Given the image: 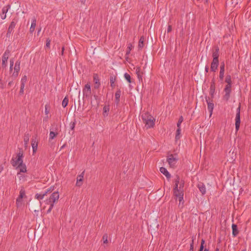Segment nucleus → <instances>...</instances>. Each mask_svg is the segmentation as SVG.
Segmentation results:
<instances>
[{"label": "nucleus", "instance_id": "nucleus-1", "mask_svg": "<svg viewBox=\"0 0 251 251\" xmlns=\"http://www.w3.org/2000/svg\"><path fill=\"white\" fill-rule=\"evenodd\" d=\"M142 119L144 124L147 128L153 127L154 126L155 119L149 113H145L142 115Z\"/></svg>", "mask_w": 251, "mask_h": 251}, {"label": "nucleus", "instance_id": "nucleus-2", "mask_svg": "<svg viewBox=\"0 0 251 251\" xmlns=\"http://www.w3.org/2000/svg\"><path fill=\"white\" fill-rule=\"evenodd\" d=\"M23 151L22 149H20L19 150V152L17 154V156L16 159L13 158L12 159L11 161V163L13 167H16L17 165L23 164Z\"/></svg>", "mask_w": 251, "mask_h": 251}, {"label": "nucleus", "instance_id": "nucleus-3", "mask_svg": "<svg viewBox=\"0 0 251 251\" xmlns=\"http://www.w3.org/2000/svg\"><path fill=\"white\" fill-rule=\"evenodd\" d=\"M176 154H170L168 155L167 158V161L168 162L170 167L174 168L176 167V164L178 160V158L176 157Z\"/></svg>", "mask_w": 251, "mask_h": 251}, {"label": "nucleus", "instance_id": "nucleus-4", "mask_svg": "<svg viewBox=\"0 0 251 251\" xmlns=\"http://www.w3.org/2000/svg\"><path fill=\"white\" fill-rule=\"evenodd\" d=\"M240 109H241V104L239 105L236 109V114L235 117V130L237 132L240 128L241 120H240Z\"/></svg>", "mask_w": 251, "mask_h": 251}, {"label": "nucleus", "instance_id": "nucleus-5", "mask_svg": "<svg viewBox=\"0 0 251 251\" xmlns=\"http://www.w3.org/2000/svg\"><path fill=\"white\" fill-rule=\"evenodd\" d=\"M40 223L38 224V226L37 229L34 232L35 237L37 235V238H41L43 235V231L44 227H45V223L44 221H40Z\"/></svg>", "mask_w": 251, "mask_h": 251}, {"label": "nucleus", "instance_id": "nucleus-6", "mask_svg": "<svg viewBox=\"0 0 251 251\" xmlns=\"http://www.w3.org/2000/svg\"><path fill=\"white\" fill-rule=\"evenodd\" d=\"M91 94V92H86L85 91H83V97H82V107L81 108V103H80V100H78V102H79V105H78V108H77V110L78 111H79L80 112H82L84 110V103H85V100H84V98H89L90 95Z\"/></svg>", "mask_w": 251, "mask_h": 251}, {"label": "nucleus", "instance_id": "nucleus-7", "mask_svg": "<svg viewBox=\"0 0 251 251\" xmlns=\"http://www.w3.org/2000/svg\"><path fill=\"white\" fill-rule=\"evenodd\" d=\"M38 135L35 134L32 136L31 139V146L33 150V153H34L36 152L38 148Z\"/></svg>", "mask_w": 251, "mask_h": 251}, {"label": "nucleus", "instance_id": "nucleus-8", "mask_svg": "<svg viewBox=\"0 0 251 251\" xmlns=\"http://www.w3.org/2000/svg\"><path fill=\"white\" fill-rule=\"evenodd\" d=\"M21 61L19 59L16 61L14 67V71L12 75V78L15 79L18 75L20 70Z\"/></svg>", "mask_w": 251, "mask_h": 251}, {"label": "nucleus", "instance_id": "nucleus-9", "mask_svg": "<svg viewBox=\"0 0 251 251\" xmlns=\"http://www.w3.org/2000/svg\"><path fill=\"white\" fill-rule=\"evenodd\" d=\"M17 20L13 19L11 22L6 33V37L9 38L11 35V33L13 32L14 28L15 27Z\"/></svg>", "mask_w": 251, "mask_h": 251}, {"label": "nucleus", "instance_id": "nucleus-10", "mask_svg": "<svg viewBox=\"0 0 251 251\" xmlns=\"http://www.w3.org/2000/svg\"><path fill=\"white\" fill-rule=\"evenodd\" d=\"M10 53V51L6 50L2 55L1 66L2 67L5 68L7 66V61L9 57V55Z\"/></svg>", "mask_w": 251, "mask_h": 251}, {"label": "nucleus", "instance_id": "nucleus-11", "mask_svg": "<svg viewBox=\"0 0 251 251\" xmlns=\"http://www.w3.org/2000/svg\"><path fill=\"white\" fill-rule=\"evenodd\" d=\"M205 100L207 103V108L210 113V115L211 116L212 114L213 110L214 109V103L213 102L212 100L211 101L210 100V98L209 97L206 96Z\"/></svg>", "mask_w": 251, "mask_h": 251}, {"label": "nucleus", "instance_id": "nucleus-12", "mask_svg": "<svg viewBox=\"0 0 251 251\" xmlns=\"http://www.w3.org/2000/svg\"><path fill=\"white\" fill-rule=\"evenodd\" d=\"M59 193L58 192H53L49 199V203H53L57 201L59 199Z\"/></svg>", "mask_w": 251, "mask_h": 251}, {"label": "nucleus", "instance_id": "nucleus-13", "mask_svg": "<svg viewBox=\"0 0 251 251\" xmlns=\"http://www.w3.org/2000/svg\"><path fill=\"white\" fill-rule=\"evenodd\" d=\"M93 81L94 82V89H99L100 85V83L99 75L97 74H94Z\"/></svg>", "mask_w": 251, "mask_h": 251}, {"label": "nucleus", "instance_id": "nucleus-14", "mask_svg": "<svg viewBox=\"0 0 251 251\" xmlns=\"http://www.w3.org/2000/svg\"><path fill=\"white\" fill-rule=\"evenodd\" d=\"M85 171H83L81 174L78 175L76 178V186L80 187L82 185Z\"/></svg>", "mask_w": 251, "mask_h": 251}, {"label": "nucleus", "instance_id": "nucleus-15", "mask_svg": "<svg viewBox=\"0 0 251 251\" xmlns=\"http://www.w3.org/2000/svg\"><path fill=\"white\" fill-rule=\"evenodd\" d=\"M215 92V80L213 78L210 84V92L209 94L211 96V99H212L214 98V94Z\"/></svg>", "mask_w": 251, "mask_h": 251}, {"label": "nucleus", "instance_id": "nucleus-16", "mask_svg": "<svg viewBox=\"0 0 251 251\" xmlns=\"http://www.w3.org/2000/svg\"><path fill=\"white\" fill-rule=\"evenodd\" d=\"M225 65L224 62H222L221 63L220 65V70L219 73V79L220 81H222L224 79V73H225Z\"/></svg>", "mask_w": 251, "mask_h": 251}, {"label": "nucleus", "instance_id": "nucleus-17", "mask_svg": "<svg viewBox=\"0 0 251 251\" xmlns=\"http://www.w3.org/2000/svg\"><path fill=\"white\" fill-rule=\"evenodd\" d=\"M219 51L220 49L218 46H214L213 47L212 50V56L213 58H219Z\"/></svg>", "mask_w": 251, "mask_h": 251}, {"label": "nucleus", "instance_id": "nucleus-18", "mask_svg": "<svg viewBox=\"0 0 251 251\" xmlns=\"http://www.w3.org/2000/svg\"><path fill=\"white\" fill-rule=\"evenodd\" d=\"M160 171L162 174L165 176L168 180L170 179L171 175L165 168L163 167H160Z\"/></svg>", "mask_w": 251, "mask_h": 251}, {"label": "nucleus", "instance_id": "nucleus-19", "mask_svg": "<svg viewBox=\"0 0 251 251\" xmlns=\"http://www.w3.org/2000/svg\"><path fill=\"white\" fill-rule=\"evenodd\" d=\"M202 195H204L206 193V188L204 184L201 182H199L197 185Z\"/></svg>", "mask_w": 251, "mask_h": 251}, {"label": "nucleus", "instance_id": "nucleus-20", "mask_svg": "<svg viewBox=\"0 0 251 251\" xmlns=\"http://www.w3.org/2000/svg\"><path fill=\"white\" fill-rule=\"evenodd\" d=\"M136 74H137V77L139 81H142V75L144 74V72H141V68L140 67H137L135 69Z\"/></svg>", "mask_w": 251, "mask_h": 251}, {"label": "nucleus", "instance_id": "nucleus-21", "mask_svg": "<svg viewBox=\"0 0 251 251\" xmlns=\"http://www.w3.org/2000/svg\"><path fill=\"white\" fill-rule=\"evenodd\" d=\"M36 24V19L35 17H33L31 20V24L29 29V32L30 33H32L35 29Z\"/></svg>", "mask_w": 251, "mask_h": 251}, {"label": "nucleus", "instance_id": "nucleus-22", "mask_svg": "<svg viewBox=\"0 0 251 251\" xmlns=\"http://www.w3.org/2000/svg\"><path fill=\"white\" fill-rule=\"evenodd\" d=\"M121 94V91L120 89H118L116 92L115 93V102L117 105H118L119 104Z\"/></svg>", "mask_w": 251, "mask_h": 251}, {"label": "nucleus", "instance_id": "nucleus-23", "mask_svg": "<svg viewBox=\"0 0 251 251\" xmlns=\"http://www.w3.org/2000/svg\"><path fill=\"white\" fill-rule=\"evenodd\" d=\"M9 7L10 6L8 5L7 6L3 7L2 9V14H1V18L2 20H4L6 18V13L7 12Z\"/></svg>", "mask_w": 251, "mask_h": 251}, {"label": "nucleus", "instance_id": "nucleus-24", "mask_svg": "<svg viewBox=\"0 0 251 251\" xmlns=\"http://www.w3.org/2000/svg\"><path fill=\"white\" fill-rule=\"evenodd\" d=\"M232 229L233 236L236 237L239 233L237 226L236 224H233L232 225Z\"/></svg>", "mask_w": 251, "mask_h": 251}, {"label": "nucleus", "instance_id": "nucleus-25", "mask_svg": "<svg viewBox=\"0 0 251 251\" xmlns=\"http://www.w3.org/2000/svg\"><path fill=\"white\" fill-rule=\"evenodd\" d=\"M145 38L143 36H141L139 39L138 48L139 50H141L144 46Z\"/></svg>", "mask_w": 251, "mask_h": 251}, {"label": "nucleus", "instance_id": "nucleus-26", "mask_svg": "<svg viewBox=\"0 0 251 251\" xmlns=\"http://www.w3.org/2000/svg\"><path fill=\"white\" fill-rule=\"evenodd\" d=\"M17 168H19V169L20 173H25V172H26V171H27V170H26V166L25 164H22V165H17Z\"/></svg>", "mask_w": 251, "mask_h": 251}, {"label": "nucleus", "instance_id": "nucleus-27", "mask_svg": "<svg viewBox=\"0 0 251 251\" xmlns=\"http://www.w3.org/2000/svg\"><path fill=\"white\" fill-rule=\"evenodd\" d=\"M219 64L217 63L211 62L210 69L212 72H215L217 70Z\"/></svg>", "mask_w": 251, "mask_h": 251}, {"label": "nucleus", "instance_id": "nucleus-28", "mask_svg": "<svg viewBox=\"0 0 251 251\" xmlns=\"http://www.w3.org/2000/svg\"><path fill=\"white\" fill-rule=\"evenodd\" d=\"M183 195H184V191L181 190L180 192L174 195L176 197L178 198L179 201L181 202L183 200Z\"/></svg>", "mask_w": 251, "mask_h": 251}, {"label": "nucleus", "instance_id": "nucleus-29", "mask_svg": "<svg viewBox=\"0 0 251 251\" xmlns=\"http://www.w3.org/2000/svg\"><path fill=\"white\" fill-rule=\"evenodd\" d=\"M225 82L227 83L226 85L232 86L231 77L230 75H226L225 78Z\"/></svg>", "mask_w": 251, "mask_h": 251}, {"label": "nucleus", "instance_id": "nucleus-30", "mask_svg": "<svg viewBox=\"0 0 251 251\" xmlns=\"http://www.w3.org/2000/svg\"><path fill=\"white\" fill-rule=\"evenodd\" d=\"M116 80V77L115 76L111 75L110 77V86L113 88L115 86V81Z\"/></svg>", "mask_w": 251, "mask_h": 251}, {"label": "nucleus", "instance_id": "nucleus-31", "mask_svg": "<svg viewBox=\"0 0 251 251\" xmlns=\"http://www.w3.org/2000/svg\"><path fill=\"white\" fill-rule=\"evenodd\" d=\"M133 47H134L132 46V45L131 43H129L128 44L127 50L126 51V56H127L130 54V51L132 50Z\"/></svg>", "mask_w": 251, "mask_h": 251}, {"label": "nucleus", "instance_id": "nucleus-32", "mask_svg": "<svg viewBox=\"0 0 251 251\" xmlns=\"http://www.w3.org/2000/svg\"><path fill=\"white\" fill-rule=\"evenodd\" d=\"M30 135L29 133H25L24 135V141L25 145H27L29 140Z\"/></svg>", "mask_w": 251, "mask_h": 251}, {"label": "nucleus", "instance_id": "nucleus-33", "mask_svg": "<svg viewBox=\"0 0 251 251\" xmlns=\"http://www.w3.org/2000/svg\"><path fill=\"white\" fill-rule=\"evenodd\" d=\"M180 132H181V128L180 127H177L176 132V136L175 139L176 140H177L180 139Z\"/></svg>", "mask_w": 251, "mask_h": 251}, {"label": "nucleus", "instance_id": "nucleus-34", "mask_svg": "<svg viewBox=\"0 0 251 251\" xmlns=\"http://www.w3.org/2000/svg\"><path fill=\"white\" fill-rule=\"evenodd\" d=\"M68 102H69V99H68V98L66 96L63 100V101L62 102V106L64 108L66 107L67 106V105L68 104Z\"/></svg>", "mask_w": 251, "mask_h": 251}, {"label": "nucleus", "instance_id": "nucleus-35", "mask_svg": "<svg viewBox=\"0 0 251 251\" xmlns=\"http://www.w3.org/2000/svg\"><path fill=\"white\" fill-rule=\"evenodd\" d=\"M46 195V193H43L40 194H36L35 198L38 200H42L44 196Z\"/></svg>", "mask_w": 251, "mask_h": 251}, {"label": "nucleus", "instance_id": "nucleus-36", "mask_svg": "<svg viewBox=\"0 0 251 251\" xmlns=\"http://www.w3.org/2000/svg\"><path fill=\"white\" fill-rule=\"evenodd\" d=\"M109 111V105H105L103 108V114L104 116H107V113Z\"/></svg>", "mask_w": 251, "mask_h": 251}, {"label": "nucleus", "instance_id": "nucleus-37", "mask_svg": "<svg viewBox=\"0 0 251 251\" xmlns=\"http://www.w3.org/2000/svg\"><path fill=\"white\" fill-rule=\"evenodd\" d=\"M231 87H232L231 85H226L224 89V91L225 92V93H227L230 94L231 92Z\"/></svg>", "mask_w": 251, "mask_h": 251}, {"label": "nucleus", "instance_id": "nucleus-38", "mask_svg": "<svg viewBox=\"0 0 251 251\" xmlns=\"http://www.w3.org/2000/svg\"><path fill=\"white\" fill-rule=\"evenodd\" d=\"M25 196V192L24 188H22L20 191V195L18 196L20 199H22Z\"/></svg>", "mask_w": 251, "mask_h": 251}, {"label": "nucleus", "instance_id": "nucleus-39", "mask_svg": "<svg viewBox=\"0 0 251 251\" xmlns=\"http://www.w3.org/2000/svg\"><path fill=\"white\" fill-rule=\"evenodd\" d=\"M58 134L57 132H54L53 131H50V140H52Z\"/></svg>", "mask_w": 251, "mask_h": 251}, {"label": "nucleus", "instance_id": "nucleus-40", "mask_svg": "<svg viewBox=\"0 0 251 251\" xmlns=\"http://www.w3.org/2000/svg\"><path fill=\"white\" fill-rule=\"evenodd\" d=\"M173 191H174V195H175L176 194H177V193L180 192V189H178V184H175Z\"/></svg>", "mask_w": 251, "mask_h": 251}, {"label": "nucleus", "instance_id": "nucleus-41", "mask_svg": "<svg viewBox=\"0 0 251 251\" xmlns=\"http://www.w3.org/2000/svg\"><path fill=\"white\" fill-rule=\"evenodd\" d=\"M83 91H85L86 92H91V85L90 84H86L85 86H84V88L83 89Z\"/></svg>", "mask_w": 251, "mask_h": 251}, {"label": "nucleus", "instance_id": "nucleus-42", "mask_svg": "<svg viewBox=\"0 0 251 251\" xmlns=\"http://www.w3.org/2000/svg\"><path fill=\"white\" fill-rule=\"evenodd\" d=\"M205 240L203 239H201V245L199 251H203L204 248Z\"/></svg>", "mask_w": 251, "mask_h": 251}, {"label": "nucleus", "instance_id": "nucleus-43", "mask_svg": "<svg viewBox=\"0 0 251 251\" xmlns=\"http://www.w3.org/2000/svg\"><path fill=\"white\" fill-rule=\"evenodd\" d=\"M230 97V93H225V94L224 95L223 97V100L226 101H228V100H229V98Z\"/></svg>", "mask_w": 251, "mask_h": 251}, {"label": "nucleus", "instance_id": "nucleus-44", "mask_svg": "<svg viewBox=\"0 0 251 251\" xmlns=\"http://www.w3.org/2000/svg\"><path fill=\"white\" fill-rule=\"evenodd\" d=\"M124 77L128 83L131 82V78L130 75L128 74L125 73L124 75Z\"/></svg>", "mask_w": 251, "mask_h": 251}, {"label": "nucleus", "instance_id": "nucleus-45", "mask_svg": "<svg viewBox=\"0 0 251 251\" xmlns=\"http://www.w3.org/2000/svg\"><path fill=\"white\" fill-rule=\"evenodd\" d=\"M76 124V120L75 119L74 122H71L70 124V128L72 130L74 131Z\"/></svg>", "mask_w": 251, "mask_h": 251}, {"label": "nucleus", "instance_id": "nucleus-46", "mask_svg": "<svg viewBox=\"0 0 251 251\" xmlns=\"http://www.w3.org/2000/svg\"><path fill=\"white\" fill-rule=\"evenodd\" d=\"M194 237H192V239L190 243L189 251H194Z\"/></svg>", "mask_w": 251, "mask_h": 251}, {"label": "nucleus", "instance_id": "nucleus-47", "mask_svg": "<svg viewBox=\"0 0 251 251\" xmlns=\"http://www.w3.org/2000/svg\"><path fill=\"white\" fill-rule=\"evenodd\" d=\"M183 121V118L182 116H180L179 118L178 121L177 123V127H180V125Z\"/></svg>", "mask_w": 251, "mask_h": 251}, {"label": "nucleus", "instance_id": "nucleus-48", "mask_svg": "<svg viewBox=\"0 0 251 251\" xmlns=\"http://www.w3.org/2000/svg\"><path fill=\"white\" fill-rule=\"evenodd\" d=\"M184 183H185V181L184 180H180V182L179 183V188L180 189V191L183 190V187H184Z\"/></svg>", "mask_w": 251, "mask_h": 251}, {"label": "nucleus", "instance_id": "nucleus-49", "mask_svg": "<svg viewBox=\"0 0 251 251\" xmlns=\"http://www.w3.org/2000/svg\"><path fill=\"white\" fill-rule=\"evenodd\" d=\"M50 106L49 105L46 104L45 106V113L46 115H48V114L50 112Z\"/></svg>", "mask_w": 251, "mask_h": 251}, {"label": "nucleus", "instance_id": "nucleus-50", "mask_svg": "<svg viewBox=\"0 0 251 251\" xmlns=\"http://www.w3.org/2000/svg\"><path fill=\"white\" fill-rule=\"evenodd\" d=\"M27 81V76L25 75L21 79V84H25Z\"/></svg>", "mask_w": 251, "mask_h": 251}, {"label": "nucleus", "instance_id": "nucleus-51", "mask_svg": "<svg viewBox=\"0 0 251 251\" xmlns=\"http://www.w3.org/2000/svg\"><path fill=\"white\" fill-rule=\"evenodd\" d=\"M22 201H23V199H20V197H18L16 199V204H17V206H19L20 205H21L22 203Z\"/></svg>", "mask_w": 251, "mask_h": 251}, {"label": "nucleus", "instance_id": "nucleus-52", "mask_svg": "<svg viewBox=\"0 0 251 251\" xmlns=\"http://www.w3.org/2000/svg\"><path fill=\"white\" fill-rule=\"evenodd\" d=\"M175 184H179L180 183V177L178 175H176V178L175 179Z\"/></svg>", "mask_w": 251, "mask_h": 251}, {"label": "nucleus", "instance_id": "nucleus-53", "mask_svg": "<svg viewBox=\"0 0 251 251\" xmlns=\"http://www.w3.org/2000/svg\"><path fill=\"white\" fill-rule=\"evenodd\" d=\"M51 40L48 38L46 40V48L50 49V44Z\"/></svg>", "mask_w": 251, "mask_h": 251}, {"label": "nucleus", "instance_id": "nucleus-54", "mask_svg": "<svg viewBox=\"0 0 251 251\" xmlns=\"http://www.w3.org/2000/svg\"><path fill=\"white\" fill-rule=\"evenodd\" d=\"M108 236L106 234H105L103 235L102 239L103 240V243L106 244L108 243Z\"/></svg>", "mask_w": 251, "mask_h": 251}, {"label": "nucleus", "instance_id": "nucleus-55", "mask_svg": "<svg viewBox=\"0 0 251 251\" xmlns=\"http://www.w3.org/2000/svg\"><path fill=\"white\" fill-rule=\"evenodd\" d=\"M25 87V84H21L20 90L19 92V94L20 95H22L24 94V89Z\"/></svg>", "mask_w": 251, "mask_h": 251}, {"label": "nucleus", "instance_id": "nucleus-56", "mask_svg": "<svg viewBox=\"0 0 251 251\" xmlns=\"http://www.w3.org/2000/svg\"><path fill=\"white\" fill-rule=\"evenodd\" d=\"M94 97L95 100H96L97 105H98L100 103V99H99L98 96H97L96 95H94Z\"/></svg>", "mask_w": 251, "mask_h": 251}, {"label": "nucleus", "instance_id": "nucleus-57", "mask_svg": "<svg viewBox=\"0 0 251 251\" xmlns=\"http://www.w3.org/2000/svg\"><path fill=\"white\" fill-rule=\"evenodd\" d=\"M54 190V188L52 187H50V188H48L44 193H46V194L48 193H51Z\"/></svg>", "mask_w": 251, "mask_h": 251}, {"label": "nucleus", "instance_id": "nucleus-58", "mask_svg": "<svg viewBox=\"0 0 251 251\" xmlns=\"http://www.w3.org/2000/svg\"><path fill=\"white\" fill-rule=\"evenodd\" d=\"M50 207H49L48 210H47V213H50L52 209L53 208V207L54 206L53 203H50Z\"/></svg>", "mask_w": 251, "mask_h": 251}, {"label": "nucleus", "instance_id": "nucleus-59", "mask_svg": "<svg viewBox=\"0 0 251 251\" xmlns=\"http://www.w3.org/2000/svg\"><path fill=\"white\" fill-rule=\"evenodd\" d=\"M212 62H213L214 63H217L219 64V58H215V57L213 58V60H212Z\"/></svg>", "mask_w": 251, "mask_h": 251}, {"label": "nucleus", "instance_id": "nucleus-60", "mask_svg": "<svg viewBox=\"0 0 251 251\" xmlns=\"http://www.w3.org/2000/svg\"><path fill=\"white\" fill-rule=\"evenodd\" d=\"M172 30V26L171 25H169L168 26V28H167V32L168 33H169L170 32H171Z\"/></svg>", "mask_w": 251, "mask_h": 251}, {"label": "nucleus", "instance_id": "nucleus-61", "mask_svg": "<svg viewBox=\"0 0 251 251\" xmlns=\"http://www.w3.org/2000/svg\"><path fill=\"white\" fill-rule=\"evenodd\" d=\"M198 2H203L204 3H206L208 2V0H196Z\"/></svg>", "mask_w": 251, "mask_h": 251}, {"label": "nucleus", "instance_id": "nucleus-62", "mask_svg": "<svg viewBox=\"0 0 251 251\" xmlns=\"http://www.w3.org/2000/svg\"><path fill=\"white\" fill-rule=\"evenodd\" d=\"M10 65H11V66H13V65H14V59L13 58L10 59Z\"/></svg>", "mask_w": 251, "mask_h": 251}, {"label": "nucleus", "instance_id": "nucleus-63", "mask_svg": "<svg viewBox=\"0 0 251 251\" xmlns=\"http://www.w3.org/2000/svg\"><path fill=\"white\" fill-rule=\"evenodd\" d=\"M238 0H231L232 3L234 4L235 3V5L238 4V2L237 1Z\"/></svg>", "mask_w": 251, "mask_h": 251}, {"label": "nucleus", "instance_id": "nucleus-64", "mask_svg": "<svg viewBox=\"0 0 251 251\" xmlns=\"http://www.w3.org/2000/svg\"><path fill=\"white\" fill-rule=\"evenodd\" d=\"M209 71V67L208 66H206L205 67V72L206 73H208Z\"/></svg>", "mask_w": 251, "mask_h": 251}]
</instances>
